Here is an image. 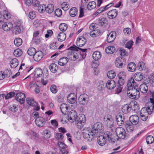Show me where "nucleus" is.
Listing matches in <instances>:
<instances>
[{
  "mask_svg": "<svg viewBox=\"0 0 154 154\" xmlns=\"http://www.w3.org/2000/svg\"><path fill=\"white\" fill-rule=\"evenodd\" d=\"M136 68L135 63L133 62L129 63L127 66L128 69L129 71L134 72Z\"/></svg>",
  "mask_w": 154,
  "mask_h": 154,
  "instance_id": "31",
  "label": "nucleus"
},
{
  "mask_svg": "<svg viewBox=\"0 0 154 154\" xmlns=\"http://www.w3.org/2000/svg\"><path fill=\"white\" fill-rule=\"evenodd\" d=\"M62 14V11L61 9H57L55 11V15L57 17H60L61 16Z\"/></svg>",
  "mask_w": 154,
  "mask_h": 154,
  "instance_id": "64",
  "label": "nucleus"
},
{
  "mask_svg": "<svg viewBox=\"0 0 154 154\" xmlns=\"http://www.w3.org/2000/svg\"><path fill=\"white\" fill-rule=\"evenodd\" d=\"M15 98L21 104H22L24 102L25 95L23 93H18L16 94Z\"/></svg>",
  "mask_w": 154,
  "mask_h": 154,
  "instance_id": "12",
  "label": "nucleus"
},
{
  "mask_svg": "<svg viewBox=\"0 0 154 154\" xmlns=\"http://www.w3.org/2000/svg\"><path fill=\"white\" fill-rule=\"evenodd\" d=\"M140 91L142 93H146L148 90V87L146 84H141L140 87Z\"/></svg>",
  "mask_w": 154,
  "mask_h": 154,
  "instance_id": "30",
  "label": "nucleus"
},
{
  "mask_svg": "<svg viewBox=\"0 0 154 154\" xmlns=\"http://www.w3.org/2000/svg\"><path fill=\"white\" fill-rule=\"evenodd\" d=\"M11 15L10 13L7 11H5L2 15L1 12H0V20L1 19L2 17L4 18L5 19L8 20L11 18Z\"/></svg>",
  "mask_w": 154,
  "mask_h": 154,
  "instance_id": "35",
  "label": "nucleus"
},
{
  "mask_svg": "<svg viewBox=\"0 0 154 154\" xmlns=\"http://www.w3.org/2000/svg\"><path fill=\"white\" fill-rule=\"evenodd\" d=\"M54 8L53 5L51 4H50L47 6H46L45 11L49 14H51L53 11Z\"/></svg>",
  "mask_w": 154,
  "mask_h": 154,
  "instance_id": "33",
  "label": "nucleus"
},
{
  "mask_svg": "<svg viewBox=\"0 0 154 154\" xmlns=\"http://www.w3.org/2000/svg\"><path fill=\"white\" fill-rule=\"evenodd\" d=\"M108 23L107 20L105 18H102L100 20L99 24L101 26H105Z\"/></svg>",
  "mask_w": 154,
  "mask_h": 154,
  "instance_id": "49",
  "label": "nucleus"
},
{
  "mask_svg": "<svg viewBox=\"0 0 154 154\" xmlns=\"http://www.w3.org/2000/svg\"><path fill=\"white\" fill-rule=\"evenodd\" d=\"M135 79L138 81L141 80L143 78V75L140 72H137L134 75Z\"/></svg>",
  "mask_w": 154,
  "mask_h": 154,
  "instance_id": "38",
  "label": "nucleus"
},
{
  "mask_svg": "<svg viewBox=\"0 0 154 154\" xmlns=\"http://www.w3.org/2000/svg\"><path fill=\"white\" fill-rule=\"evenodd\" d=\"M125 116L123 114L121 113H119L116 116V121L117 125L119 126H122L124 124L125 122Z\"/></svg>",
  "mask_w": 154,
  "mask_h": 154,
  "instance_id": "8",
  "label": "nucleus"
},
{
  "mask_svg": "<svg viewBox=\"0 0 154 154\" xmlns=\"http://www.w3.org/2000/svg\"><path fill=\"white\" fill-rule=\"evenodd\" d=\"M96 3L95 2L92 1L89 3L87 5V8L89 10H91L93 8H94L96 7Z\"/></svg>",
  "mask_w": 154,
  "mask_h": 154,
  "instance_id": "45",
  "label": "nucleus"
},
{
  "mask_svg": "<svg viewBox=\"0 0 154 154\" xmlns=\"http://www.w3.org/2000/svg\"><path fill=\"white\" fill-rule=\"evenodd\" d=\"M77 14V10L75 7L71 8L69 11L70 15L72 17H75Z\"/></svg>",
  "mask_w": 154,
  "mask_h": 154,
  "instance_id": "42",
  "label": "nucleus"
},
{
  "mask_svg": "<svg viewBox=\"0 0 154 154\" xmlns=\"http://www.w3.org/2000/svg\"><path fill=\"white\" fill-rule=\"evenodd\" d=\"M38 11L40 13L43 12L45 11V8H46V6L44 5H41L37 6H38Z\"/></svg>",
  "mask_w": 154,
  "mask_h": 154,
  "instance_id": "55",
  "label": "nucleus"
},
{
  "mask_svg": "<svg viewBox=\"0 0 154 154\" xmlns=\"http://www.w3.org/2000/svg\"><path fill=\"white\" fill-rule=\"evenodd\" d=\"M91 133L92 134H88L83 136V137L85 139H86L87 140L89 141H91L94 138V136L95 133L94 132L91 131Z\"/></svg>",
  "mask_w": 154,
  "mask_h": 154,
  "instance_id": "24",
  "label": "nucleus"
},
{
  "mask_svg": "<svg viewBox=\"0 0 154 154\" xmlns=\"http://www.w3.org/2000/svg\"><path fill=\"white\" fill-rule=\"evenodd\" d=\"M35 122L37 126L42 127L45 125V121L42 117H38L36 118Z\"/></svg>",
  "mask_w": 154,
  "mask_h": 154,
  "instance_id": "14",
  "label": "nucleus"
},
{
  "mask_svg": "<svg viewBox=\"0 0 154 154\" xmlns=\"http://www.w3.org/2000/svg\"><path fill=\"white\" fill-rule=\"evenodd\" d=\"M14 43L17 46H20L22 43V40L20 38H17L15 39Z\"/></svg>",
  "mask_w": 154,
  "mask_h": 154,
  "instance_id": "50",
  "label": "nucleus"
},
{
  "mask_svg": "<svg viewBox=\"0 0 154 154\" xmlns=\"http://www.w3.org/2000/svg\"><path fill=\"white\" fill-rule=\"evenodd\" d=\"M25 4L28 6L32 5L35 7H37L39 5V1L37 0H26Z\"/></svg>",
  "mask_w": 154,
  "mask_h": 154,
  "instance_id": "21",
  "label": "nucleus"
},
{
  "mask_svg": "<svg viewBox=\"0 0 154 154\" xmlns=\"http://www.w3.org/2000/svg\"><path fill=\"white\" fill-rule=\"evenodd\" d=\"M132 107L130 105L126 104L124 105L122 108V112L125 114H127L131 110Z\"/></svg>",
  "mask_w": 154,
  "mask_h": 154,
  "instance_id": "22",
  "label": "nucleus"
},
{
  "mask_svg": "<svg viewBox=\"0 0 154 154\" xmlns=\"http://www.w3.org/2000/svg\"><path fill=\"white\" fill-rule=\"evenodd\" d=\"M107 75L109 78L112 79L115 77L116 73L113 71L110 70L108 72Z\"/></svg>",
  "mask_w": 154,
  "mask_h": 154,
  "instance_id": "48",
  "label": "nucleus"
},
{
  "mask_svg": "<svg viewBox=\"0 0 154 154\" xmlns=\"http://www.w3.org/2000/svg\"><path fill=\"white\" fill-rule=\"evenodd\" d=\"M104 87V83L102 81L100 82L97 87L99 91L102 90Z\"/></svg>",
  "mask_w": 154,
  "mask_h": 154,
  "instance_id": "58",
  "label": "nucleus"
},
{
  "mask_svg": "<svg viewBox=\"0 0 154 154\" xmlns=\"http://www.w3.org/2000/svg\"><path fill=\"white\" fill-rule=\"evenodd\" d=\"M112 142H115L117 140V138L112 134L111 132L107 131L105 132L104 135H100L97 138L98 144L101 146L104 145L106 143V140Z\"/></svg>",
  "mask_w": 154,
  "mask_h": 154,
  "instance_id": "2",
  "label": "nucleus"
},
{
  "mask_svg": "<svg viewBox=\"0 0 154 154\" xmlns=\"http://www.w3.org/2000/svg\"><path fill=\"white\" fill-rule=\"evenodd\" d=\"M22 50L19 48H17L15 50L14 52V55L17 57L20 56L22 55Z\"/></svg>",
  "mask_w": 154,
  "mask_h": 154,
  "instance_id": "43",
  "label": "nucleus"
},
{
  "mask_svg": "<svg viewBox=\"0 0 154 154\" xmlns=\"http://www.w3.org/2000/svg\"><path fill=\"white\" fill-rule=\"evenodd\" d=\"M146 105L147 106V109L149 111H151L154 108V100L152 99H150V101L147 102Z\"/></svg>",
  "mask_w": 154,
  "mask_h": 154,
  "instance_id": "25",
  "label": "nucleus"
},
{
  "mask_svg": "<svg viewBox=\"0 0 154 154\" xmlns=\"http://www.w3.org/2000/svg\"><path fill=\"white\" fill-rule=\"evenodd\" d=\"M77 113L75 110H72L69 113L68 118L70 122H74L77 120Z\"/></svg>",
  "mask_w": 154,
  "mask_h": 154,
  "instance_id": "11",
  "label": "nucleus"
},
{
  "mask_svg": "<svg viewBox=\"0 0 154 154\" xmlns=\"http://www.w3.org/2000/svg\"><path fill=\"white\" fill-rule=\"evenodd\" d=\"M42 74V70L40 68H37L35 69V75L37 77H39L41 76Z\"/></svg>",
  "mask_w": 154,
  "mask_h": 154,
  "instance_id": "46",
  "label": "nucleus"
},
{
  "mask_svg": "<svg viewBox=\"0 0 154 154\" xmlns=\"http://www.w3.org/2000/svg\"><path fill=\"white\" fill-rule=\"evenodd\" d=\"M116 32L115 31H112L107 35V42L108 43L113 42L116 38Z\"/></svg>",
  "mask_w": 154,
  "mask_h": 154,
  "instance_id": "16",
  "label": "nucleus"
},
{
  "mask_svg": "<svg viewBox=\"0 0 154 154\" xmlns=\"http://www.w3.org/2000/svg\"><path fill=\"white\" fill-rule=\"evenodd\" d=\"M69 49L71 50H77V51H78V49H79L80 50H81L83 53L85 52V51L87 50L86 49H82L79 48L77 47H76L75 46H71L69 48Z\"/></svg>",
  "mask_w": 154,
  "mask_h": 154,
  "instance_id": "52",
  "label": "nucleus"
},
{
  "mask_svg": "<svg viewBox=\"0 0 154 154\" xmlns=\"http://www.w3.org/2000/svg\"><path fill=\"white\" fill-rule=\"evenodd\" d=\"M68 58L66 57H64L60 59L58 61L59 64L61 66H64L68 62Z\"/></svg>",
  "mask_w": 154,
  "mask_h": 154,
  "instance_id": "32",
  "label": "nucleus"
},
{
  "mask_svg": "<svg viewBox=\"0 0 154 154\" xmlns=\"http://www.w3.org/2000/svg\"><path fill=\"white\" fill-rule=\"evenodd\" d=\"M116 135L115 136H116L117 138V137H119L120 139H124L126 135V133L125 130L122 127H118L116 128ZM118 140V138H117V141Z\"/></svg>",
  "mask_w": 154,
  "mask_h": 154,
  "instance_id": "4",
  "label": "nucleus"
},
{
  "mask_svg": "<svg viewBox=\"0 0 154 154\" xmlns=\"http://www.w3.org/2000/svg\"><path fill=\"white\" fill-rule=\"evenodd\" d=\"M115 64L116 67L122 68L125 64V59L123 57H119L116 59L115 61Z\"/></svg>",
  "mask_w": 154,
  "mask_h": 154,
  "instance_id": "10",
  "label": "nucleus"
},
{
  "mask_svg": "<svg viewBox=\"0 0 154 154\" xmlns=\"http://www.w3.org/2000/svg\"><path fill=\"white\" fill-rule=\"evenodd\" d=\"M78 100L79 103L80 104L85 106L88 103L89 97L88 95L84 94L80 96Z\"/></svg>",
  "mask_w": 154,
  "mask_h": 154,
  "instance_id": "5",
  "label": "nucleus"
},
{
  "mask_svg": "<svg viewBox=\"0 0 154 154\" xmlns=\"http://www.w3.org/2000/svg\"><path fill=\"white\" fill-rule=\"evenodd\" d=\"M72 51L69 52L68 54V56L69 59L75 61L79 58V54L75 51H77V50H71Z\"/></svg>",
  "mask_w": 154,
  "mask_h": 154,
  "instance_id": "13",
  "label": "nucleus"
},
{
  "mask_svg": "<svg viewBox=\"0 0 154 154\" xmlns=\"http://www.w3.org/2000/svg\"><path fill=\"white\" fill-rule=\"evenodd\" d=\"M91 130L89 128H85L83 129L82 132L83 135H86V134H91Z\"/></svg>",
  "mask_w": 154,
  "mask_h": 154,
  "instance_id": "59",
  "label": "nucleus"
},
{
  "mask_svg": "<svg viewBox=\"0 0 154 154\" xmlns=\"http://www.w3.org/2000/svg\"><path fill=\"white\" fill-rule=\"evenodd\" d=\"M26 101L28 104L32 106H36L37 104V103L34 100V99L31 97L27 98Z\"/></svg>",
  "mask_w": 154,
  "mask_h": 154,
  "instance_id": "27",
  "label": "nucleus"
},
{
  "mask_svg": "<svg viewBox=\"0 0 154 154\" xmlns=\"http://www.w3.org/2000/svg\"><path fill=\"white\" fill-rule=\"evenodd\" d=\"M118 76L119 79H125L126 76V73L124 72H121L119 73Z\"/></svg>",
  "mask_w": 154,
  "mask_h": 154,
  "instance_id": "57",
  "label": "nucleus"
},
{
  "mask_svg": "<svg viewBox=\"0 0 154 154\" xmlns=\"http://www.w3.org/2000/svg\"><path fill=\"white\" fill-rule=\"evenodd\" d=\"M59 28L61 31H65L67 29V26L65 23H62L59 25Z\"/></svg>",
  "mask_w": 154,
  "mask_h": 154,
  "instance_id": "51",
  "label": "nucleus"
},
{
  "mask_svg": "<svg viewBox=\"0 0 154 154\" xmlns=\"http://www.w3.org/2000/svg\"><path fill=\"white\" fill-rule=\"evenodd\" d=\"M152 111H149L146 108H142L140 112V116H143L144 115H149L151 113Z\"/></svg>",
  "mask_w": 154,
  "mask_h": 154,
  "instance_id": "26",
  "label": "nucleus"
},
{
  "mask_svg": "<svg viewBox=\"0 0 154 154\" xmlns=\"http://www.w3.org/2000/svg\"><path fill=\"white\" fill-rule=\"evenodd\" d=\"M137 67L140 71L144 70L146 68L145 63L142 61L139 62L137 64Z\"/></svg>",
  "mask_w": 154,
  "mask_h": 154,
  "instance_id": "47",
  "label": "nucleus"
},
{
  "mask_svg": "<svg viewBox=\"0 0 154 154\" xmlns=\"http://www.w3.org/2000/svg\"><path fill=\"white\" fill-rule=\"evenodd\" d=\"M36 52L35 48H31L28 50L27 52L29 56H34Z\"/></svg>",
  "mask_w": 154,
  "mask_h": 154,
  "instance_id": "44",
  "label": "nucleus"
},
{
  "mask_svg": "<svg viewBox=\"0 0 154 154\" xmlns=\"http://www.w3.org/2000/svg\"><path fill=\"white\" fill-rule=\"evenodd\" d=\"M50 90L54 94L56 93L57 91V87L55 85H52L51 86Z\"/></svg>",
  "mask_w": 154,
  "mask_h": 154,
  "instance_id": "62",
  "label": "nucleus"
},
{
  "mask_svg": "<svg viewBox=\"0 0 154 154\" xmlns=\"http://www.w3.org/2000/svg\"><path fill=\"white\" fill-rule=\"evenodd\" d=\"M50 71L53 73L56 72L58 69V66L56 64L53 63L49 66Z\"/></svg>",
  "mask_w": 154,
  "mask_h": 154,
  "instance_id": "36",
  "label": "nucleus"
},
{
  "mask_svg": "<svg viewBox=\"0 0 154 154\" xmlns=\"http://www.w3.org/2000/svg\"><path fill=\"white\" fill-rule=\"evenodd\" d=\"M125 126L126 130L128 132H131L133 131L134 129V125L128 121L125 122Z\"/></svg>",
  "mask_w": 154,
  "mask_h": 154,
  "instance_id": "15",
  "label": "nucleus"
},
{
  "mask_svg": "<svg viewBox=\"0 0 154 154\" xmlns=\"http://www.w3.org/2000/svg\"><path fill=\"white\" fill-rule=\"evenodd\" d=\"M101 57V53L99 51L94 52L93 54L92 57L95 60H98L100 59Z\"/></svg>",
  "mask_w": 154,
  "mask_h": 154,
  "instance_id": "37",
  "label": "nucleus"
},
{
  "mask_svg": "<svg viewBox=\"0 0 154 154\" xmlns=\"http://www.w3.org/2000/svg\"><path fill=\"white\" fill-rule=\"evenodd\" d=\"M116 83L115 81L113 80H108L106 83V87L109 89H112L116 86Z\"/></svg>",
  "mask_w": 154,
  "mask_h": 154,
  "instance_id": "20",
  "label": "nucleus"
},
{
  "mask_svg": "<svg viewBox=\"0 0 154 154\" xmlns=\"http://www.w3.org/2000/svg\"><path fill=\"white\" fill-rule=\"evenodd\" d=\"M133 42L132 40H130L128 42L125 44V47L126 48L130 49L132 45H133Z\"/></svg>",
  "mask_w": 154,
  "mask_h": 154,
  "instance_id": "63",
  "label": "nucleus"
},
{
  "mask_svg": "<svg viewBox=\"0 0 154 154\" xmlns=\"http://www.w3.org/2000/svg\"><path fill=\"white\" fill-rule=\"evenodd\" d=\"M62 8L64 10H67L69 8V6L66 2H63L61 5Z\"/></svg>",
  "mask_w": 154,
  "mask_h": 154,
  "instance_id": "56",
  "label": "nucleus"
},
{
  "mask_svg": "<svg viewBox=\"0 0 154 154\" xmlns=\"http://www.w3.org/2000/svg\"><path fill=\"white\" fill-rule=\"evenodd\" d=\"M115 51V48L113 46H109L105 49L106 52L108 54H112Z\"/></svg>",
  "mask_w": 154,
  "mask_h": 154,
  "instance_id": "34",
  "label": "nucleus"
},
{
  "mask_svg": "<svg viewBox=\"0 0 154 154\" xmlns=\"http://www.w3.org/2000/svg\"><path fill=\"white\" fill-rule=\"evenodd\" d=\"M43 54L41 51H38L35 52L33 56L34 60L36 61H39L42 58Z\"/></svg>",
  "mask_w": 154,
  "mask_h": 154,
  "instance_id": "18",
  "label": "nucleus"
},
{
  "mask_svg": "<svg viewBox=\"0 0 154 154\" xmlns=\"http://www.w3.org/2000/svg\"><path fill=\"white\" fill-rule=\"evenodd\" d=\"M18 60L14 58L11 60L10 62V65L11 67L13 68H16L18 65Z\"/></svg>",
  "mask_w": 154,
  "mask_h": 154,
  "instance_id": "29",
  "label": "nucleus"
},
{
  "mask_svg": "<svg viewBox=\"0 0 154 154\" xmlns=\"http://www.w3.org/2000/svg\"><path fill=\"white\" fill-rule=\"evenodd\" d=\"M23 27L20 22H16L12 29L13 33L15 34H18L21 32L23 29Z\"/></svg>",
  "mask_w": 154,
  "mask_h": 154,
  "instance_id": "6",
  "label": "nucleus"
},
{
  "mask_svg": "<svg viewBox=\"0 0 154 154\" xmlns=\"http://www.w3.org/2000/svg\"><path fill=\"white\" fill-rule=\"evenodd\" d=\"M18 107L17 105L14 104L10 106L9 109L12 112H15L18 110Z\"/></svg>",
  "mask_w": 154,
  "mask_h": 154,
  "instance_id": "60",
  "label": "nucleus"
},
{
  "mask_svg": "<svg viewBox=\"0 0 154 154\" xmlns=\"http://www.w3.org/2000/svg\"><path fill=\"white\" fill-rule=\"evenodd\" d=\"M154 140L153 137L152 136H148L146 138V141L148 144H150L152 143Z\"/></svg>",
  "mask_w": 154,
  "mask_h": 154,
  "instance_id": "53",
  "label": "nucleus"
},
{
  "mask_svg": "<svg viewBox=\"0 0 154 154\" xmlns=\"http://www.w3.org/2000/svg\"><path fill=\"white\" fill-rule=\"evenodd\" d=\"M11 71L9 70L6 71L5 72L3 73L2 72L0 73V80L3 79L5 76H9Z\"/></svg>",
  "mask_w": 154,
  "mask_h": 154,
  "instance_id": "39",
  "label": "nucleus"
},
{
  "mask_svg": "<svg viewBox=\"0 0 154 154\" xmlns=\"http://www.w3.org/2000/svg\"><path fill=\"white\" fill-rule=\"evenodd\" d=\"M58 146L61 149L67 148V146L63 142L59 141L57 143Z\"/></svg>",
  "mask_w": 154,
  "mask_h": 154,
  "instance_id": "61",
  "label": "nucleus"
},
{
  "mask_svg": "<svg viewBox=\"0 0 154 154\" xmlns=\"http://www.w3.org/2000/svg\"><path fill=\"white\" fill-rule=\"evenodd\" d=\"M118 11L116 9H113L109 11L107 13V15L109 18L112 19L115 18L117 16Z\"/></svg>",
  "mask_w": 154,
  "mask_h": 154,
  "instance_id": "23",
  "label": "nucleus"
},
{
  "mask_svg": "<svg viewBox=\"0 0 154 154\" xmlns=\"http://www.w3.org/2000/svg\"><path fill=\"white\" fill-rule=\"evenodd\" d=\"M77 120L75 121L76 122V124L78 128L81 129L85 124V117L84 115L81 114L79 115V116H77Z\"/></svg>",
  "mask_w": 154,
  "mask_h": 154,
  "instance_id": "3",
  "label": "nucleus"
},
{
  "mask_svg": "<svg viewBox=\"0 0 154 154\" xmlns=\"http://www.w3.org/2000/svg\"><path fill=\"white\" fill-rule=\"evenodd\" d=\"M66 38V35L65 33L62 32L60 33L58 36V40L60 42L64 41Z\"/></svg>",
  "mask_w": 154,
  "mask_h": 154,
  "instance_id": "40",
  "label": "nucleus"
},
{
  "mask_svg": "<svg viewBox=\"0 0 154 154\" xmlns=\"http://www.w3.org/2000/svg\"><path fill=\"white\" fill-rule=\"evenodd\" d=\"M105 124L107 127L111 128L114 126L113 120L112 118L107 117L105 121Z\"/></svg>",
  "mask_w": 154,
  "mask_h": 154,
  "instance_id": "28",
  "label": "nucleus"
},
{
  "mask_svg": "<svg viewBox=\"0 0 154 154\" xmlns=\"http://www.w3.org/2000/svg\"><path fill=\"white\" fill-rule=\"evenodd\" d=\"M136 83L133 78L128 80L127 84L128 95L133 99H137L140 97V93L137 90L135 85Z\"/></svg>",
  "mask_w": 154,
  "mask_h": 154,
  "instance_id": "1",
  "label": "nucleus"
},
{
  "mask_svg": "<svg viewBox=\"0 0 154 154\" xmlns=\"http://www.w3.org/2000/svg\"><path fill=\"white\" fill-rule=\"evenodd\" d=\"M129 121L131 122L134 125L137 124L139 122V117L136 115L131 116L129 118Z\"/></svg>",
  "mask_w": 154,
  "mask_h": 154,
  "instance_id": "19",
  "label": "nucleus"
},
{
  "mask_svg": "<svg viewBox=\"0 0 154 154\" xmlns=\"http://www.w3.org/2000/svg\"><path fill=\"white\" fill-rule=\"evenodd\" d=\"M68 109L67 105L65 103L62 104L60 107V109L63 113H65L67 112Z\"/></svg>",
  "mask_w": 154,
  "mask_h": 154,
  "instance_id": "41",
  "label": "nucleus"
},
{
  "mask_svg": "<svg viewBox=\"0 0 154 154\" xmlns=\"http://www.w3.org/2000/svg\"><path fill=\"white\" fill-rule=\"evenodd\" d=\"M86 42V39L83 36L79 38L76 42V44L78 46L81 47L84 45Z\"/></svg>",
  "mask_w": 154,
  "mask_h": 154,
  "instance_id": "17",
  "label": "nucleus"
},
{
  "mask_svg": "<svg viewBox=\"0 0 154 154\" xmlns=\"http://www.w3.org/2000/svg\"><path fill=\"white\" fill-rule=\"evenodd\" d=\"M13 26V24L11 22L4 23L2 20H0V28H2L4 31H9L12 28Z\"/></svg>",
  "mask_w": 154,
  "mask_h": 154,
  "instance_id": "7",
  "label": "nucleus"
},
{
  "mask_svg": "<svg viewBox=\"0 0 154 154\" xmlns=\"http://www.w3.org/2000/svg\"><path fill=\"white\" fill-rule=\"evenodd\" d=\"M103 126L101 123L97 122L94 124L93 125L92 131L95 133V135L97 134L98 132L102 131Z\"/></svg>",
  "mask_w": 154,
  "mask_h": 154,
  "instance_id": "9",
  "label": "nucleus"
},
{
  "mask_svg": "<svg viewBox=\"0 0 154 154\" xmlns=\"http://www.w3.org/2000/svg\"><path fill=\"white\" fill-rule=\"evenodd\" d=\"M15 95V93L14 91L8 93L6 95L4 94V97L6 99L14 97Z\"/></svg>",
  "mask_w": 154,
  "mask_h": 154,
  "instance_id": "54",
  "label": "nucleus"
}]
</instances>
